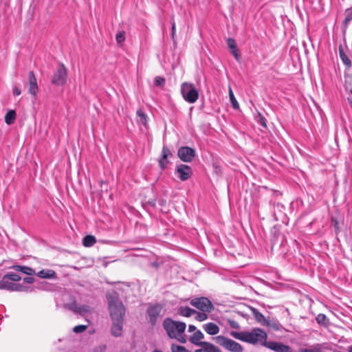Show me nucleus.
I'll list each match as a JSON object with an SVG mask.
<instances>
[{"instance_id": "1", "label": "nucleus", "mask_w": 352, "mask_h": 352, "mask_svg": "<svg viewBox=\"0 0 352 352\" xmlns=\"http://www.w3.org/2000/svg\"><path fill=\"white\" fill-rule=\"evenodd\" d=\"M264 346L274 352H327L331 347L326 343H316L309 346V348L300 347L298 351L292 349L289 346L282 342L269 341L264 342Z\"/></svg>"}, {"instance_id": "2", "label": "nucleus", "mask_w": 352, "mask_h": 352, "mask_svg": "<svg viewBox=\"0 0 352 352\" xmlns=\"http://www.w3.org/2000/svg\"><path fill=\"white\" fill-rule=\"evenodd\" d=\"M163 327L168 338L175 339L182 344L186 343L187 339L184 335L186 328L185 322L175 321L170 318H166L163 321Z\"/></svg>"}, {"instance_id": "3", "label": "nucleus", "mask_w": 352, "mask_h": 352, "mask_svg": "<svg viewBox=\"0 0 352 352\" xmlns=\"http://www.w3.org/2000/svg\"><path fill=\"white\" fill-rule=\"evenodd\" d=\"M230 335L237 340L253 344L260 343L263 346L267 337L266 332L259 328H254L251 331H231Z\"/></svg>"}, {"instance_id": "4", "label": "nucleus", "mask_w": 352, "mask_h": 352, "mask_svg": "<svg viewBox=\"0 0 352 352\" xmlns=\"http://www.w3.org/2000/svg\"><path fill=\"white\" fill-rule=\"evenodd\" d=\"M110 316L112 320H123L125 308L120 301L116 292L112 291L107 294Z\"/></svg>"}, {"instance_id": "5", "label": "nucleus", "mask_w": 352, "mask_h": 352, "mask_svg": "<svg viewBox=\"0 0 352 352\" xmlns=\"http://www.w3.org/2000/svg\"><path fill=\"white\" fill-rule=\"evenodd\" d=\"M21 280V277L19 274L13 272L8 273L0 280V289L10 292H28L30 287L15 283Z\"/></svg>"}, {"instance_id": "6", "label": "nucleus", "mask_w": 352, "mask_h": 352, "mask_svg": "<svg viewBox=\"0 0 352 352\" xmlns=\"http://www.w3.org/2000/svg\"><path fill=\"white\" fill-rule=\"evenodd\" d=\"M181 93L184 99L189 103L195 102L199 98L198 91L192 83H182L181 86Z\"/></svg>"}, {"instance_id": "7", "label": "nucleus", "mask_w": 352, "mask_h": 352, "mask_svg": "<svg viewBox=\"0 0 352 352\" xmlns=\"http://www.w3.org/2000/svg\"><path fill=\"white\" fill-rule=\"evenodd\" d=\"M215 342L230 352H242L243 346L234 340L223 336H218L214 338Z\"/></svg>"}, {"instance_id": "8", "label": "nucleus", "mask_w": 352, "mask_h": 352, "mask_svg": "<svg viewBox=\"0 0 352 352\" xmlns=\"http://www.w3.org/2000/svg\"><path fill=\"white\" fill-rule=\"evenodd\" d=\"M190 304L203 312H210L214 309L212 302L206 297L192 298Z\"/></svg>"}, {"instance_id": "9", "label": "nucleus", "mask_w": 352, "mask_h": 352, "mask_svg": "<svg viewBox=\"0 0 352 352\" xmlns=\"http://www.w3.org/2000/svg\"><path fill=\"white\" fill-rule=\"evenodd\" d=\"M163 307L160 304H155L150 306L147 309V315L149 322L152 325H155L157 318L163 316Z\"/></svg>"}, {"instance_id": "10", "label": "nucleus", "mask_w": 352, "mask_h": 352, "mask_svg": "<svg viewBox=\"0 0 352 352\" xmlns=\"http://www.w3.org/2000/svg\"><path fill=\"white\" fill-rule=\"evenodd\" d=\"M67 80V69L63 64H60L52 78V82L56 85H63Z\"/></svg>"}, {"instance_id": "11", "label": "nucleus", "mask_w": 352, "mask_h": 352, "mask_svg": "<svg viewBox=\"0 0 352 352\" xmlns=\"http://www.w3.org/2000/svg\"><path fill=\"white\" fill-rule=\"evenodd\" d=\"M178 157L184 162H190L195 156V151L188 146H182L178 149Z\"/></svg>"}, {"instance_id": "12", "label": "nucleus", "mask_w": 352, "mask_h": 352, "mask_svg": "<svg viewBox=\"0 0 352 352\" xmlns=\"http://www.w3.org/2000/svg\"><path fill=\"white\" fill-rule=\"evenodd\" d=\"M175 173L182 182L188 180L192 175V168L186 164H179L175 168Z\"/></svg>"}, {"instance_id": "13", "label": "nucleus", "mask_w": 352, "mask_h": 352, "mask_svg": "<svg viewBox=\"0 0 352 352\" xmlns=\"http://www.w3.org/2000/svg\"><path fill=\"white\" fill-rule=\"evenodd\" d=\"M28 83H29V93L33 96H36L38 92V86L36 79L32 71L28 72Z\"/></svg>"}, {"instance_id": "14", "label": "nucleus", "mask_w": 352, "mask_h": 352, "mask_svg": "<svg viewBox=\"0 0 352 352\" xmlns=\"http://www.w3.org/2000/svg\"><path fill=\"white\" fill-rule=\"evenodd\" d=\"M172 155V153L170 149L166 146H163L162 151V157L159 160V165L162 169H164L166 168L168 161V157Z\"/></svg>"}, {"instance_id": "15", "label": "nucleus", "mask_w": 352, "mask_h": 352, "mask_svg": "<svg viewBox=\"0 0 352 352\" xmlns=\"http://www.w3.org/2000/svg\"><path fill=\"white\" fill-rule=\"evenodd\" d=\"M113 320V325L111 327V333L115 337L120 336L122 333L123 320Z\"/></svg>"}, {"instance_id": "16", "label": "nucleus", "mask_w": 352, "mask_h": 352, "mask_svg": "<svg viewBox=\"0 0 352 352\" xmlns=\"http://www.w3.org/2000/svg\"><path fill=\"white\" fill-rule=\"evenodd\" d=\"M201 348L196 349L195 352H221L220 349L210 342H203Z\"/></svg>"}, {"instance_id": "17", "label": "nucleus", "mask_w": 352, "mask_h": 352, "mask_svg": "<svg viewBox=\"0 0 352 352\" xmlns=\"http://www.w3.org/2000/svg\"><path fill=\"white\" fill-rule=\"evenodd\" d=\"M204 330L209 335L214 336L219 332V327L214 322H208L203 325Z\"/></svg>"}, {"instance_id": "18", "label": "nucleus", "mask_w": 352, "mask_h": 352, "mask_svg": "<svg viewBox=\"0 0 352 352\" xmlns=\"http://www.w3.org/2000/svg\"><path fill=\"white\" fill-rule=\"evenodd\" d=\"M204 335L200 330H197L193 335H192L189 340L190 342L196 345V346H201L204 342L201 341L202 339H204Z\"/></svg>"}, {"instance_id": "19", "label": "nucleus", "mask_w": 352, "mask_h": 352, "mask_svg": "<svg viewBox=\"0 0 352 352\" xmlns=\"http://www.w3.org/2000/svg\"><path fill=\"white\" fill-rule=\"evenodd\" d=\"M226 42H227V45H228V47L231 50V53L233 54L234 58L237 60H239V58H240V55L238 53L239 50L236 47V42H235L234 39H233L232 38H228L227 39Z\"/></svg>"}, {"instance_id": "20", "label": "nucleus", "mask_w": 352, "mask_h": 352, "mask_svg": "<svg viewBox=\"0 0 352 352\" xmlns=\"http://www.w3.org/2000/svg\"><path fill=\"white\" fill-rule=\"evenodd\" d=\"M36 275L41 278L55 279L56 278V273L52 270H42L39 271Z\"/></svg>"}, {"instance_id": "21", "label": "nucleus", "mask_w": 352, "mask_h": 352, "mask_svg": "<svg viewBox=\"0 0 352 352\" xmlns=\"http://www.w3.org/2000/svg\"><path fill=\"white\" fill-rule=\"evenodd\" d=\"M252 314L254 316L255 320L263 326L265 321L267 318H266L261 312H259L256 308L251 307Z\"/></svg>"}, {"instance_id": "22", "label": "nucleus", "mask_w": 352, "mask_h": 352, "mask_svg": "<svg viewBox=\"0 0 352 352\" xmlns=\"http://www.w3.org/2000/svg\"><path fill=\"white\" fill-rule=\"evenodd\" d=\"M12 268L28 275H33L35 274V271L32 268L28 266L13 265Z\"/></svg>"}, {"instance_id": "23", "label": "nucleus", "mask_w": 352, "mask_h": 352, "mask_svg": "<svg viewBox=\"0 0 352 352\" xmlns=\"http://www.w3.org/2000/svg\"><path fill=\"white\" fill-rule=\"evenodd\" d=\"M195 313H197V311L188 307H180L179 308V314L185 317H190Z\"/></svg>"}, {"instance_id": "24", "label": "nucleus", "mask_w": 352, "mask_h": 352, "mask_svg": "<svg viewBox=\"0 0 352 352\" xmlns=\"http://www.w3.org/2000/svg\"><path fill=\"white\" fill-rule=\"evenodd\" d=\"M263 326L268 327L274 331H278L280 328V323L276 320L267 318Z\"/></svg>"}, {"instance_id": "25", "label": "nucleus", "mask_w": 352, "mask_h": 352, "mask_svg": "<svg viewBox=\"0 0 352 352\" xmlns=\"http://www.w3.org/2000/svg\"><path fill=\"white\" fill-rule=\"evenodd\" d=\"M96 243L95 236L87 235L83 238L82 244L85 247H91Z\"/></svg>"}, {"instance_id": "26", "label": "nucleus", "mask_w": 352, "mask_h": 352, "mask_svg": "<svg viewBox=\"0 0 352 352\" xmlns=\"http://www.w3.org/2000/svg\"><path fill=\"white\" fill-rule=\"evenodd\" d=\"M16 119V113L13 110L9 111L5 116V122L8 124H11L14 123V120Z\"/></svg>"}, {"instance_id": "27", "label": "nucleus", "mask_w": 352, "mask_h": 352, "mask_svg": "<svg viewBox=\"0 0 352 352\" xmlns=\"http://www.w3.org/2000/svg\"><path fill=\"white\" fill-rule=\"evenodd\" d=\"M137 116L138 121L142 124L143 125L146 126L147 124L146 115L141 109H139L137 111Z\"/></svg>"}, {"instance_id": "28", "label": "nucleus", "mask_w": 352, "mask_h": 352, "mask_svg": "<svg viewBox=\"0 0 352 352\" xmlns=\"http://www.w3.org/2000/svg\"><path fill=\"white\" fill-rule=\"evenodd\" d=\"M229 97H230V100L232 103V107L235 109H239V104L238 102L236 101V100L234 97V95L233 94V91L232 90V88L230 87H229Z\"/></svg>"}, {"instance_id": "29", "label": "nucleus", "mask_w": 352, "mask_h": 352, "mask_svg": "<svg viewBox=\"0 0 352 352\" xmlns=\"http://www.w3.org/2000/svg\"><path fill=\"white\" fill-rule=\"evenodd\" d=\"M316 320L319 324H322V325L326 326L329 324L328 318H327L326 315H324L323 314H319L317 316Z\"/></svg>"}, {"instance_id": "30", "label": "nucleus", "mask_w": 352, "mask_h": 352, "mask_svg": "<svg viewBox=\"0 0 352 352\" xmlns=\"http://www.w3.org/2000/svg\"><path fill=\"white\" fill-rule=\"evenodd\" d=\"M171 352H189L184 346L176 344H172L170 346Z\"/></svg>"}, {"instance_id": "31", "label": "nucleus", "mask_w": 352, "mask_h": 352, "mask_svg": "<svg viewBox=\"0 0 352 352\" xmlns=\"http://www.w3.org/2000/svg\"><path fill=\"white\" fill-rule=\"evenodd\" d=\"M351 21H352V7L347 8L345 10V19L344 21V24L346 25Z\"/></svg>"}, {"instance_id": "32", "label": "nucleus", "mask_w": 352, "mask_h": 352, "mask_svg": "<svg viewBox=\"0 0 352 352\" xmlns=\"http://www.w3.org/2000/svg\"><path fill=\"white\" fill-rule=\"evenodd\" d=\"M340 56L344 65L351 67V62L342 50H340Z\"/></svg>"}, {"instance_id": "33", "label": "nucleus", "mask_w": 352, "mask_h": 352, "mask_svg": "<svg viewBox=\"0 0 352 352\" xmlns=\"http://www.w3.org/2000/svg\"><path fill=\"white\" fill-rule=\"evenodd\" d=\"M65 306L69 310L78 314L80 305L77 304L76 302H73L72 303L66 304Z\"/></svg>"}, {"instance_id": "34", "label": "nucleus", "mask_w": 352, "mask_h": 352, "mask_svg": "<svg viewBox=\"0 0 352 352\" xmlns=\"http://www.w3.org/2000/svg\"><path fill=\"white\" fill-rule=\"evenodd\" d=\"M207 312H197L195 313L196 314L195 319L199 322L204 321L208 319V316L206 314Z\"/></svg>"}, {"instance_id": "35", "label": "nucleus", "mask_w": 352, "mask_h": 352, "mask_svg": "<svg viewBox=\"0 0 352 352\" xmlns=\"http://www.w3.org/2000/svg\"><path fill=\"white\" fill-rule=\"evenodd\" d=\"M91 311V309L89 306L87 305H80L78 314L80 315H84L87 313H90Z\"/></svg>"}, {"instance_id": "36", "label": "nucleus", "mask_w": 352, "mask_h": 352, "mask_svg": "<svg viewBox=\"0 0 352 352\" xmlns=\"http://www.w3.org/2000/svg\"><path fill=\"white\" fill-rule=\"evenodd\" d=\"M154 84L156 87H163L165 85V78L160 76L155 78Z\"/></svg>"}, {"instance_id": "37", "label": "nucleus", "mask_w": 352, "mask_h": 352, "mask_svg": "<svg viewBox=\"0 0 352 352\" xmlns=\"http://www.w3.org/2000/svg\"><path fill=\"white\" fill-rule=\"evenodd\" d=\"M116 38L118 44H122L125 40V32L124 31L118 32Z\"/></svg>"}, {"instance_id": "38", "label": "nucleus", "mask_w": 352, "mask_h": 352, "mask_svg": "<svg viewBox=\"0 0 352 352\" xmlns=\"http://www.w3.org/2000/svg\"><path fill=\"white\" fill-rule=\"evenodd\" d=\"M87 329V325H77L74 327L73 331L76 333H80L84 332Z\"/></svg>"}, {"instance_id": "39", "label": "nucleus", "mask_w": 352, "mask_h": 352, "mask_svg": "<svg viewBox=\"0 0 352 352\" xmlns=\"http://www.w3.org/2000/svg\"><path fill=\"white\" fill-rule=\"evenodd\" d=\"M258 122L264 127V128H267V124H266V120L265 119L264 117H263L262 116L259 115V120H258Z\"/></svg>"}, {"instance_id": "40", "label": "nucleus", "mask_w": 352, "mask_h": 352, "mask_svg": "<svg viewBox=\"0 0 352 352\" xmlns=\"http://www.w3.org/2000/svg\"><path fill=\"white\" fill-rule=\"evenodd\" d=\"M229 324H230V327H232V328H234V329H239L240 328L239 324L237 322L234 321V320L229 321Z\"/></svg>"}, {"instance_id": "41", "label": "nucleus", "mask_w": 352, "mask_h": 352, "mask_svg": "<svg viewBox=\"0 0 352 352\" xmlns=\"http://www.w3.org/2000/svg\"><path fill=\"white\" fill-rule=\"evenodd\" d=\"M23 281L26 283H33L34 282V278L33 277H25L23 278Z\"/></svg>"}, {"instance_id": "42", "label": "nucleus", "mask_w": 352, "mask_h": 352, "mask_svg": "<svg viewBox=\"0 0 352 352\" xmlns=\"http://www.w3.org/2000/svg\"><path fill=\"white\" fill-rule=\"evenodd\" d=\"M21 89L17 87H14V89H13V94L15 95V96H19L21 94Z\"/></svg>"}, {"instance_id": "43", "label": "nucleus", "mask_w": 352, "mask_h": 352, "mask_svg": "<svg viewBox=\"0 0 352 352\" xmlns=\"http://www.w3.org/2000/svg\"><path fill=\"white\" fill-rule=\"evenodd\" d=\"M197 331V328L195 326L192 325V324H190L188 326V331L189 332H193V331Z\"/></svg>"}, {"instance_id": "44", "label": "nucleus", "mask_w": 352, "mask_h": 352, "mask_svg": "<svg viewBox=\"0 0 352 352\" xmlns=\"http://www.w3.org/2000/svg\"><path fill=\"white\" fill-rule=\"evenodd\" d=\"M175 34V23L173 21L172 23V36H173V37L174 36Z\"/></svg>"}, {"instance_id": "45", "label": "nucleus", "mask_w": 352, "mask_h": 352, "mask_svg": "<svg viewBox=\"0 0 352 352\" xmlns=\"http://www.w3.org/2000/svg\"><path fill=\"white\" fill-rule=\"evenodd\" d=\"M274 195L275 196H280L282 194H281V192H279V191L274 190Z\"/></svg>"}, {"instance_id": "46", "label": "nucleus", "mask_w": 352, "mask_h": 352, "mask_svg": "<svg viewBox=\"0 0 352 352\" xmlns=\"http://www.w3.org/2000/svg\"><path fill=\"white\" fill-rule=\"evenodd\" d=\"M151 265L153 266V267H158V263H153L151 264Z\"/></svg>"}, {"instance_id": "47", "label": "nucleus", "mask_w": 352, "mask_h": 352, "mask_svg": "<svg viewBox=\"0 0 352 352\" xmlns=\"http://www.w3.org/2000/svg\"><path fill=\"white\" fill-rule=\"evenodd\" d=\"M349 103L350 104L351 107H352V99L348 98Z\"/></svg>"}, {"instance_id": "48", "label": "nucleus", "mask_w": 352, "mask_h": 352, "mask_svg": "<svg viewBox=\"0 0 352 352\" xmlns=\"http://www.w3.org/2000/svg\"><path fill=\"white\" fill-rule=\"evenodd\" d=\"M276 206L278 208H283V206L279 203H278Z\"/></svg>"}, {"instance_id": "49", "label": "nucleus", "mask_w": 352, "mask_h": 352, "mask_svg": "<svg viewBox=\"0 0 352 352\" xmlns=\"http://www.w3.org/2000/svg\"><path fill=\"white\" fill-rule=\"evenodd\" d=\"M348 351H349V352H352V346H349L348 347Z\"/></svg>"}, {"instance_id": "50", "label": "nucleus", "mask_w": 352, "mask_h": 352, "mask_svg": "<svg viewBox=\"0 0 352 352\" xmlns=\"http://www.w3.org/2000/svg\"><path fill=\"white\" fill-rule=\"evenodd\" d=\"M153 352H162V351L159 349H155L154 351H153Z\"/></svg>"}, {"instance_id": "51", "label": "nucleus", "mask_w": 352, "mask_h": 352, "mask_svg": "<svg viewBox=\"0 0 352 352\" xmlns=\"http://www.w3.org/2000/svg\"><path fill=\"white\" fill-rule=\"evenodd\" d=\"M350 93H351V95H352V89L350 90Z\"/></svg>"}]
</instances>
